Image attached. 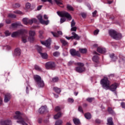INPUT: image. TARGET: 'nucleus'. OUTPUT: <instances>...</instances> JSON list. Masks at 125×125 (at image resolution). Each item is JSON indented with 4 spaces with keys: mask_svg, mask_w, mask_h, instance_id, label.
<instances>
[{
    "mask_svg": "<svg viewBox=\"0 0 125 125\" xmlns=\"http://www.w3.org/2000/svg\"><path fill=\"white\" fill-rule=\"evenodd\" d=\"M84 117L87 120H90L91 119V114L89 113H86L84 114Z\"/></svg>",
    "mask_w": 125,
    "mask_h": 125,
    "instance_id": "nucleus-25",
    "label": "nucleus"
},
{
    "mask_svg": "<svg viewBox=\"0 0 125 125\" xmlns=\"http://www.w3.org/2000/svg\"><path fill=\"white\" fill-rule=\"evenodd\" d=\"M58 81H59V79L57 77H54L52 79V81L53 82V83H56Z\"/></svg>",
    "mask_w": 125,
    "mask_h": 125,
    "instance_id": "nucleus-38",
    "label": "nucleus"
},
{
    "mask_svg": "<svg viewBox=\"0 0 125 125\" xmlns=\"http://www.w3.org/2000/svg\"><path fill=\"white\" fill-rule=\"evenodd\" d=\"M1 125H11V121L10 120H4L1 121Z\"/></svg>",
    "mask_w": 125,
    "mask_h": 125,
    "instance_id": "nucleus-16",
    "label": "nucleus"
},
{
    "mask_svg": "<svg viewBox=\"0 0 125 125\" xmlns=\"http://www.w3.org/2000/svg\"><path fill=\"white\" fill-rule=\"evenodd\" d=\"M15 114L16 115L14 116V119L18 120L17 121L18 124H20L22 125H28V124H27V123H28L29 125H32V124H31V121L28 119V117H27V116H24V117H22L23 114L20 112V111H16Z\"/></svg>",
    "mask_w": 125,
    "mask_h": 125,
    "instance_id": "nucleus-1",
    "label": "nucleus"
},
{
    "mask_svg": "<svg viewBox=\"0 0 125 125\" xmlns=\"http://www.w3.org/2000/svg\"><path fill=\"white\" fill-rule=\"evenodd\" d=\"M65 21H66L65 18H61L60 20L61 24H62V23H64V22H65Z\"/></svg>",
    "mask_w": 125,
    "mask_h": 125,
    "instance_id": "nucleus-53",
    "label": "nucleus"
},
{
    "mask_svg": "<svg viewBox=\"0 0 125 125\" xmlns=\"http://www.w3.org/2000/svg\"><path fill=\"white\" fill-rule=\"evenodd\" d=\"M37 18H38V20H39L40 23H41V22L43 20H42V16L41 15H39L37 16Z\"/></svg>",
    "mask_w": 125,
    "mask_h": 125,
    "instance_id": "nucleus-36",
    "label": "nucleus"
},
{
    "mask_svg": "<svg viewBox=\"0 0 125 125\" xmlns=\"http://www.w3.org/2000/svg\"><path fill=\"white\" fill-rule=\"evenodd\" d=\"M42 44L43 45H45L46 47H49L50 46L51 42V39L49 38L46 40V41H41V42Z\"/></svg>",
    "mask_w": 125,
    "mask_h": 125,
    "instance_id": "nucleus-12",
    "label": "nucleus"
},
{
    "mask_svg": "<svg viewBox=\"0 0 125 125\" xmlns=\"http://www.w3.org/2000/svg\"><path fill=\"white\" fill-rule=\"evenodd\" d=\"M69 103H74V99L72 98H68L67 100Z\"/></svg>",
    "mask_w": 125,
    "mask_h": 125,
    "instance_id": "nucleus-50",
    "label": "nucleus"
},
{
    "mask_svg": "<svg viewBox=\"0 0 125 125\" xmlns=\"http://www.w3.org/2000/svg\"><path fill=\"white\" fill-rule=\"evenodd\" d=\"M70 30H71V31H73L74 32H76L77 31V27H76V26L71 27V28Z\"/></svg>",
    "mask_w": 125,
    "mask_h": 125,
    "instance_id": "nucleus-51",
    "label": "nucleus"
},
{
    "mask_svg": "<svg viewBox=\"0 0 125 125\" xmlns=\"http://www.w3.org/2000/svg\"><path fill=\"white\" fill-rule=\"evenodd\" d=\"M109 57L111 59L112 61H116L118 59V57L115 56V54L112 53L109 55Z\"/></svg>",
    "mask_w": 125,
    "mask_h": 125,
    "instance_id": "nucleus-19",
    "label": "nucleus"
},
{
    "mask_svg": "<svg viewBox=\"0 0 125 125\" xmlns=\"http://www.w3.org/2000/svg\"><path fill=\"white\" fill-rule=\"evenodd\" d=\"M11 26L14 29H16V28H17V27L22 26V24H21V22H18L12 23Z\"/></svg>",
    "mask_w": 125,
    "mask_h": 125,
    "instance_id": "nucleus-17",
    "label": "nucleus"
},
{
    "mask_svg": "<svg viewBox=\"0 0 125 125\" xmlns=\"http://www.w3.org/2000/svg\"><path fill=\"white\" fill-rule=\"evenodd\" d=\"M42 7V5H40L37 7V10H41Z\"/></svg>",
    "mask_w": 125,
    "mask_h": 125,
    "instance_id": "nucleus-63",
    "label": "nucleus"
},
{
    "mask_svg": "<svg viewBox=\"0 0 125 125\" xmlns=\"http://www.w3.org/2000/svg\"><path fill=\"white\" fill-rule=\"evenodd\" d=\"M74 64V62L73 61H70L68 62L67 65L68 66H71V65H73Z\"/></svg>",
    "mask_w": 125,
    "mask_h": 125,
    "instance_id": "nucleus-58",
    "label": "nucleus"
},
{
    "mask_svg": "<svg viewBox=\"0 0 125 125\" xmlns=\"http://www.w3.org/2000/svg\"><path fill=\"white\" fill-rule=\"evenodd\" d=\"M25 7L27 9H30L31 8V3L27 2L25 4Z\"/></svg>",
    "mask_w": 125,
    "mask_h": 125,
    "instance_id": "nucleus-39",
    "label": "nucleus"
},
{
    "mask_svg": "<svg viewBox=\"0 0 125 125\" xmlns=\"http://www.w3.org/2000/svg\"><path fill=\"white\" fill-rule=\"evenodd\" d=\"M107 125H114V123H113V118H112V117H109L107 119Z\"/></svg>",
    "mask_w": 125,
    "mask_h": 125,
    "instance_id": "nucleus-22",
    "label": "nucleus"
},
{
    "mask_svg": "<svg viewBox=\"0 0 125 125\" xmlns=\"http://www.w3.org/2000/svg\"><path fill=\"white\" fill-rule=\"evenodd\" d=\"M41 23L43 25H48V24H49V20L44 21L43 20V21Z\"/></svg>",
    "mask_w": 125,
    "mask_h": 125,
    "instance_id": "nucleus-33",
    "label": "nucleus"
},
{
    "mask_svg": "<svg viewBox=\"0 0 125 125\" xmlns=\"http://www.w3.org/2000/svg\"><path fill=\"white\" fill-rule=\"evenodd\" d=\"M55 111H56V112H59V111H60V107L59 106H57L55 108Z\"/></svg>",
    "mask_w": 125,
    "mask_h": 125,
    "instance_id": "nucleus-56",
    "label": "nucleus"
},
{
    "mask_svg": "<svg viewBox=\"0 0 125 125\" xmlns=\"http://www.w3.org/2000/svg\"><path fill=\"white\" fill-rule=\"evenodd\" d=\"M54 91H55L57 93H60L61 92V89L57 87H54L53 88Z\"/></svg>",
    "mask_w": 125,
    "mask_h": 125,
    "instance_id": "nucleus-28",
    "label": "nucleus"
},
{
    "mask_svg": "<svg viewBox=\"0 0 125 125\" xmlns=\"http://www.w3.org/2000/svg\"><path fill=\"white\" fill-rule=\"evenodd\" d=\"M97 13V10H95L94 12H93L92 13L93 17H95V16L96 15Z\"/></svg>",
    "mask_w": 125,
    "mask_h": 125,
    "instance_id": "nucleus-60",
    "label": "nucleus"
},
{
    "mask_svg": "<svg viewBox=\"0 0 125 125\" xmlns=\"http://www.w3.org/2000/svg\"><path fill=\"white\" fill-rule=\"evenodd\" d=\"M70 53L72 56H78V57H81V54L78 51H76L75 49H71L70 50Z\"/></svg>",
    "mask_w": 125,
    "mask_h": 125,
    "instance_id": "nucleus-11",
    "label": "nucleus"
},
{
    "mask_svg": "<svg viewBox=\"0 0 125 125\" xmlns=\"http://www.w3.org/2000/svg\"><path fill=\"white\" fill-rule=\"evenodd\" d=\"M34 79L39 87H43L44 86V82L42 80V78L40 76L34 75Z\"/></svg>",
    "mask_w": 125,
    "mask_h": 125,
    "instance_id": "nucleus-5",
    "label": "nucleus"
},
{
    "mask_svg": "<svg viewBox=\"0 0 125 125\" xmlns=\"http://www.w3.org/2000/svg\"><path fill=\"white\" fill-rule=\"evenodd\" d=\"M28 31L25 29H20L18 31L13 32L12 35V38H16V37H18V36H20V35H22L21 40L22 42L24 43L27 42V39H28V36L25 35V34H27Z\"/></svg>",
    "mask_w": 125,
    "mask_h": 125,
    "instance_id": "nucleus-3",
    "label": "nucleus"
},
{
    "mask_svg": "<svg viewBox=\"0 0 125 125\" xmlns=\"http://www.w3.org/2000/svg\"><path fill=\"white\" fill-rule=\"evenodd\" d=\"M67 9L68 10H70L71 11H74V8L71 6L70 4H67L66 6Z\"/></svg>",
    "mask_w": 125,
    "mask_h": 125,
    "instance_id": "nucleus-35",
    "label": "nucleus"
},
{
    "mask_svg": "<svg viewBox=\"0 0 125 125\" xmlns=\"http://www.w3.org/2000/svg\"><path fill=\"white\" fill-rule=\"evenodd\" d=\"M98 59H99V58L97 56H94L92 58L93 61L95 63H98Z\"/></svg>",
    "mask_w": 125,
    "mask_h": 125,
    "instance_id": "nucleus-31",
    "label": "nucleus"
},
{
    "mask_svg": "<svg viewBox=\"0 0 125 125\" xmlns=\"http://www.w3.org/2000/svg\"><path fill=\"white\" fill-rule=\"evenodd\" d=\"M46 109L47 107L46 105L42 106L40 108H39V113L40 114H43L46 112Z\"/></svg>",
    "mask_w": 125,
    "mask_h": 125,
    "instance_id": "nucleus-15",
    "label": "nucleus"
},
{
    "mask_svg": "<svg viewBox=\"0 0 125 125\" xmlns=\"http://www.w3.org/2000/svg\"><path fill=\"white\" fill-rule=\"evenodd\" d=\"M13 13H15L16 14H19L20 15H21L23 14V12L20 10H16L13 12Z\"/></svg>",
    "mask_w": 125,
    "mask_h": 125,
    "instance_id": "nucleus-37",
    "label": "nucleus"
},
{
    "mask_svg": "<svg viewBox=\"0 0 125 125\" xmlns=\"http://www.w3.org/2000/svg\"><path fill=\"white\" fill-rule=\"evenodd\" d=\"M107 112L111 115H115V112L111 107H108Z\"/></svg>",
    "mask_w": 125,
    "mask_h": 125,
    "instance_id": "nucleus-26",
    "label": "nucleus"
},
{
    "mask_svg": "<svg viewBox=\"0 0 125 125\" xmlns=\"http://www.w3.org/2000/svg\"><path fill=\"white\" fill-rule=\"evenodd\" d=\"M37 50H38V51L39 52V53H40V54L41 53H42V48L41 46H38V48H37Z\"/></svg>",
    "mask_w": 125,
    "mask_h": 125,
    "instance_id": "nucleus-41",
    "label": "nucleus"
},
{
    "mask_svg": "<svg viewBox=\"0 0 125 125\" xmlns=\"http://www.w3.org/2000/svg\"><path fill=\"white\" fill-rule=\"evenodd\" d=\"M78 111L80 112V113L83 114V107H82V106H79Z\"/></svg>",
    "mask_w": 125,
    "mask_h": 125,
    "instance_id": "nucleus-46",
    "label": "nucleus"
},
{
    "mask_svg": "<svg viewBox=\"0 0 125 125\" xmlns=\"http://www.w3.org/2000/svg\"><path fill=\"white\" fill-rule=\"evenodd\" d=\"M109 34L112 39L114 40H121L122 39V34L118 33L116 31L111 30L109 31Z\"/></svg>",
    "mask_w": 125,
    "mask_h": 125,
    "instance_id": "nucleus-4",
    "label": "nucleus"
},
{
    "mask_svg": "<svg viewBox=\"0 0 125 125\" xmlns=\"http://www.w3.org/2000/svg\"><path fill=\"white\" fill-rule=\"evenodd\" d=\"M57 13L59 16H60V17H66L67 18V19H68V20H72V16H71V15L65 11H62L61 12L58 11Z\"/></svg>",
    "mask_w": 125,
    "mask_h": 125,
    "instance_id": "nucleus-6",
    "label": "nucleus"
},
{
    "mask_svg": "<svg viewBox=\"0 0 125 125\" xmlns=\"http://www.w3.org/2000/svg\"><path fill=\"white\" fill-rule=\"evenodd\" d=\"M110 81H109L107 78H104L101 80V84L104 89H106V90L110 89L111 91H116V89L118 87V83H115L110 86Z\"/></svg>",
    "mask_w": 125,
    "mask_h": 125,
    "instance_id": "nucleus-2",
    "label": "nucleus"
},
{
    "mask_svg": "<svg viewBox=\"0 0 125 125\" xmlns=\"http://www.w3.org/2000/svg\"><path fill=\"white\" fill-rule=\"evenodd\" d=\"M56 4L59 5V6H60V7H64V6H60L62 5L63 4V3L62 2V0H54Z\"/></svg>",
    "mask_w": 125,
    "mask_h": 125,
    "instance_id": "nucleus-21",
    "label": "nucleus"
},
{
    "mask_svg": "<svg viewBox=\"0 0 125 125\" xmlns=\"http://www.w3.org/2000/svg\"><path fill=\"white\" fill-rule=\"evenodd\" d=\"M63 121L62 120H59L55 122V125H62Z\"/></svg>",
    "mask_w": 125,
    "mask_h": 125,
    "instance_id": "nucleus-32",
    "label": "nucleus"
},
{
    "mask_svg": "<svg viewBox=\"0 0 125 125\" xmlns=\"http://www.w3.org/2000/svg\"><path fill=\"white\" fill-rule=\"evenodd\" d=\"M55 63L53 62H49L45 64L46 69L49 70V69H53L56 67Z\"/></svg>",
    "mask_w": 125,
    "mask_h": 125,
    "instance_id": "nucleus-10",
    "label": "nucleus"
},
{
    "mask_svg": "<svg viewBox=\"0 0 125 125\" xmlns=\"http://www.w3.org/2000/svg\"><path fill=\"white\" fill-rule=\"evenodd\" d=\"M6 24H10V23H11V21L9 19H7L6 20Z\"/></svg>",
    "mask_w": 125,
    "mask_h": 125,
    "instance_id": "nucleus-59",
    "label": "nucleus"
},
{
    "mask_svg": "<svg viewBox=\"0 0 125 125\" xmlns=\"http://www.w3.org/2000/svg\"><path fill=\"white\" fill-rule=\"evenodd\" d=\"M97 51L99 52V53H105V52H106V49L104 48L98 47Z\"/></svg>",
    "mask_w": 125,
    "mask_h": 125,
    "instance_id": "nucleus-20",
    "label": "nucleus"
},
{
    "mask_svg": "<svg viewBox=\"0 0 125 125\" xmlns=\"http://www.w3.org/2000/svg\"><path fill=\"white\" fill-rule=\"evenodd\" d=\"M36 32L34 31L30 30L29 31V37L28 38V41L30 42H33L35 41V36Z\"/></svg>",
    "mask_w": 125,
    "mask_h": 125,
    "instance_id": "nucleus-9",
    "label": "nucleus"
},
{
    "mask_svg": "<svg viewBox=\"0 0 125 125\" xmlns=\"http://www.w3.org/2000/svg\"><path fill=\"white\" fill-rule=\"evenodd\" d=\"M39 37L40 39H43V37L42 36V34H43V32L42 31H39Z\"/></svg>",
    "mask_w": 125,
    "mask_h": 125,
    "instance_id": "nucleus-45",
    "label": "nucleus"
},
{
    "mask_svg": "<svg viewBox=\"0 0 125 125\" xmlns=\"http://www.w3.org/2000/svg\"><path fill=\"white\" fill-rule=\"evenodd\" d=\"M35 70H37V71H41V67H40V66L36 65H35Z\"/></svg>",
    "mask_w": 125,
    "mask_h": 125,
    "instance_id": "nucleus-52",
    "label": "nucleus"
},
{
    "mask_svg": "<svg viewBox=\"0 0 125 125\" xmlns=\"http://www.w3.org/2000/svg\"><path fill=\"white\" fill-rule=\"evenodd\" d=\"M71 35H72V36L70 37H68V36H65V39L66 40H77V41H79L80 39H81V37L79 36V35L77 34H76L75 32H72Z\"/></svg>",
    "mask_w": 125,
    "mask_h": 125,
    "instance_id": "nucleus-8",
    "label": "nucleus"
},
{
    "mask_svg": "<svg viewBox=\"0 0 125 125\" xmlns=\"http://www.w3.org/2000/svg\"><path fill=\"white\" fill-rule=\"evenodd\" d=\"M94 100V98H88L86 99V101H88V102H89V103H91L92 101Z\"/></svg>",
    "mask_w": 125,
    "mask_h": 125,
    "instance_id": "nucleus-42",
    "label": "nucleus"
},
{
    "mask_svg": "<svg viewBox=\"0 0 125 125\" xmlns=\"http://www.w3.org/2000/svg\"><path fill=\"white\" fill-rule=\"evenodd\" d=\"M8 16L10 18H16V15H15L13 14H9Z\"/></svg>",
    "mask_w": 125,
    "mask_h": 125,
    "instance_id": "nucleus-40",
    "label": "nucleus"
},
{
    "mask_svg": "<svg viewBox=\"0 0 125 125\" xmlns=\"http://www.w3.org/2000/svg\"><path fill=\"white\" fill-rule=\"evenodd\" d=\"M81 15L83 18H85V17H86V14H85V13H81Z\"/></svg>",
    "mask_w": 125,
    "mask_h": 125,
    "instance_id": "nucleus-57",
    "label": "nucleus"
},
{
    "mask_svg": "<svg viewBox=\"0 0 125 125\" xmlns=\"http://www.w3.org/2000/svg\"><path fill=\"white\" fill-rule=\"evenodd\" d=\"M51 34L53 35V37H55V38H58L59 36H62L63 35V33L61 31H58L57 33L51 32Z\"/></svg>",
    "mask_w": 125,
    "mask_h": 125,
    "instance_id": "nucleus-13",
    "label": "nucleus"
},
{
    "mask_svg": "<svg viewBox=\"0 0 125 125\" xmlns=\"http://www.w3.org/2000/svg\"><path fill=\"white\" fill-rule=\"evenodd\" d=\"M62 116V113L61 112H59L54 116V119L55 120H57V119H59Z\"/></svg>",
    "mask_w": 125,
    "mask_h": 125,
    "instance_id": "nucleus-24",
    "label": "nucleus"
},
{
    "mask_svg": "<svg viewBox=\"0 0 125 125\" xmlns=\"http://www.w3.org/2000/svg\"><path fill=\"white\" fill-rule=\"evenodd\" d=\"M40 55L43 59H47V54L46 53H41Z\"/></svg>",
    "mask_w": 125,
    "mask_h": 125,
    "instance_id": "nucleus-23",
    "label": "nucleus"
},
{
    "mask_svg": "<svg viewBox=\"0 0 125 125\" xmlns=\"http://www.w3.org/2000/svg\"><path fill=\"white\" fill-rule=\"evenodd\" d=\"M28 21H29V19L27 18H24L22 19V22L25 25H28Z\"/></svg>",
    "mask_w": 125,
    "mask_h": 125,
    "instance_id": "nucleus-29",
    "label": "nucleus"
},
{
    "mask_svg": "<svg viewBox=\"0 0 125 125\" xmlns=\"http://www.w3.org/2000/svg\"><path fill=\"white\" fill-rule=\"evenodd\" d=\"M14 55L16 56H20L21 54V50L19 48H17L15 50Z\"/></svg>",
    "mask_w": 125,
    "mask_h": 125,
    "instance_id": "nucleus-18",
    "label": "nucleus"
},
{
    "mask_svg": "<svg viewBox=\"0 0 125 125\" xmlns=\"http://www.w3.org/2000/svg\"><path fill=\"white\" fill-rule=\"evenodd\" d=\"M53 56H55V57H57L60 55V53L59 52H55L53 53Z\"/></svg>",
    "mask_w": 125,
    "mask_h": 125,
    "instance_id": "nucleus-44",
    "label": "nucleus"
},
{
    "mask_svg": "<svg viewBox=\"0 0 125 125\" xmlns=\"http://www.w3.org/2000/svg\"><path fill=\"white\" fill-rule=\"evenodd\" d=\"M61 42L62 43V45L63 46H65L66 45H68V42L67 41L63 40V39H61L60 40Z\"/></svg>",
    "mask_w": 125,
    "mask_h": 125,
    "instance_id": "nucleus-27",
    "label": "nucleus"
},
{
    "mask_svg": "<svg viewBox=\"0 0 125 125\" xmlns=\"http://www.w3.org/2000/svg\"><path fill=\"white\" fill-rule=\"evenodd\" d=\"M43 17H44V19H45V20L48 19V17H47V15H44Z\"/></svg>",
    "mask_w": 125,
    "mask_h": 125,
    "instance_id": "nucleus-64",
    "label": "nucleus"
},
{
    "mask_svg": "<svg viewBox=\"0 0 125 125\" xmlns=\"http://www.w3.org/2000/svg\"><path fill=\"white\" fill-rule=\"evenodd\" d=\"M76 65H77V66L76 67L75 70L78 73H83L85 71V68H84V64L82 62H77L76 63Z\"/></svg>",
    "mask_w": 125,
    "mask_h": 125,
    "instance_id": "nucleus-7",
    "label": "nucleus"
},
{
    "mask_svg": "<svg viewBox=\"0 0 125 125\" xmlns=\"http://www.w3.org/2000/svg\"><path fill=\"white\" fill-rule=\"evenodd\" d=\"M79 51L80 52H81V53L84 54V53H86L87 52V50L86 48H80Z\"/></svg>",
    "mask_w": 125,
    "mask_h": 125,
    "instance_id": "nucleus-30",
    "label": "nucleus"
},
{
    "mask_svg": "<svg viewBox=\"0 0 125 125\" xmlns=\"http://www.w3.org/2000/svg\"><path fill=\"white\" fill-rule=\"evenodd\" d=\"M4 48L6 49V50H10V49H11V47H10V46L7 45L4 46Z\"/></svg>",
    "mask_w": 125,
    "mask_h": 125,
    "instance_id": "nucleus-54",
    "label": "nucleus"
},
{
    "mask_svg": "<svg viewBox=\"0 0 125 125\" xmlns=\"http://www.w3.org/2000/svg\"><path fill=\"white\" fill-rule=\"evenodd\" d=\"M43 2H46V1H48L50 3H52V0H41Z\"/></svg>",
    "mask_w": 125,
    "mask_h": 125,
    "instance_id": "nucleus-55",
    "label": "nucleus"
},
{
    "mask_svg": "<svg viewBox=\"0 0 125 125\" xmlns=\"http://www.w3.org/2000/svg\"><path fill=\"white\" fill-rule=\"evenodd\" d=\"M122 108H124V109H125V103H124V102H122L121 103V104Z\"/></svg>",
    "mask_w": 125,
    "mask_h": 125,
    "instance_id": "nucleus-61",
    "label": "nucleus"
},
{
    "mask_svg": "<svg viewBox=\"0 0 125 125\" xmlns=\"http://www.w3.org/2000/svg\"><path fill=\"white\" fill-rule=\"evenodd\" d=\"M28 24H30V25H31V24L32 23H33V19H31V20H28Z\"/></svg>",
    "mask_w": 125,
    "mask_h": 125,
    "instance_id": "nucleus-62",
    "label": "nucleus"
},
{
    "mask_svg": "<svg viewBox=\"0 0 125 125\" xmlns=\"http://www.w3.org/2000/svg\"><path fill=\"white\" fill-rule=\"evenodd\" d=\"M73 123H74L75 125H79V124H80V120L74 118L73 119Z\"/></svg>",
    "mask_w": 125,
    "mask_h": 125,
    "instance_id": "nucleus-34",
    "label": "nucleus"
},
{
    "mask_svg": "<svg viewBox=\"0 0 125 125\" xmlns=\"http://www.w3.org/2000/svg\"><path fill=\"white\" fill-rule=\"evenodd\" d=\"M11 33L9 32V31L7 30L5 32V35L6 37H8V36L11 35Z\"/></svg>",
    "mask_w": 125,
    "mask_h": 125,
    "instance_id": "nucleus-49",
    "label": "nucleus"
},
{
    "mask_svg": "<svg viewBox=\"0 0 125 125\" xmlns=\"http://www.w3.org/2000/svg\"><path fill=\"white\" fill-rule=\"evenodd\" d=\"M13 7H15V8H18V7H20V4L18 3L14 4L13 5Z\"/></svg>",
    "mask_w": 125,
    "mask_h": 125,
    "instance_id": "nucleus-43",
    "label": "nucleus"
},
{
    "mask_svg": "<svg viewBox=\"0 0 125 125\" xmlns=\"http://www.w3.org/2000/svg\"><path fill=\"white\" fill-rule=\"evenodd\" d=\"M99 33V29H96L94 31V36H97V34Z\"/></svg>",
    "mask_w": 125,
    "mask_h": 125,
    "instance_id": "nucleus-48",
    "label": "nucleus"
},
{
    "mask_svg": "<svg viewBox=\"0 0 125 125\" xmlns=\"http://www.w3.org/2000/svg\"><path fill=\"white\" fill-rule=\"evenodd\" d=\"M11 98V95L9 93H7L5 95L4 102L5 103H7L8 101L10 100V99Z\"/></svg>",
    "mask_w": 125,
    "mask_h": 125,
    "instance_id": "nucleus-14",
    "label": "nucleus"
},
{
    "mask_svg": "<svg viewBox=\"0 0 125 125\" xmlns=\"http://www.w3.org/2000/svg\"><path fill=\"white\" fill-rule=\"evenodd\" d=\"M75 25H76V22H75V20H72L71 22V27H75Z\"/></svg>",
    "mask_w": 125,
    "mask_h": 125,
    "instance_id": "nucleus-47",
    "label": "nucleus"
}]
</instances>
